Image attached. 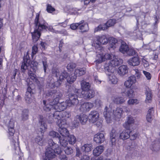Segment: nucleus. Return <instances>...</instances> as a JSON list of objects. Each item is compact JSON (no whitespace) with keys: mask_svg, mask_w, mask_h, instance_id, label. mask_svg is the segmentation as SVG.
<instances>
[{"mask_svg":"<svg viewBox=\"0 0 160 160\" xmlns=\"http://www.w3.org/2000/svg\"><path fill=\"white\" fill-rule=\"evenodd\" d=\"M46 95L49 97L48 98L49 102L54 105L55 110L63 111L68 106V103L66 102L59 103V100L62 96V93L59 91L55 90H49L47 92Z\"/></svg>","mask_w":160,"mask_h":160,"instance_id":"nucleus-1","label":"nucleus"},{"mask_svg":"<svg viewBox=\"0 0 160 160\" xmlns=\"http://www.w3.org/2000/svg\"><path fill=\"white\" fill-rule=\"evenodd\" d=\"M48 23L42 18H39V15L37 14L34 20V30L31 32L32 39L33 42L37 41L40 37V32L50 29Z\"/></svg>","mask_w":160,"mask_h":160,"instance_id":"nucleus-2","label":"nucleus"},{"mask_svg":"<svg viewBox=\"0 0 160 160\" xmlns=\"http://www.w3.org/2000/svg\"><path fill=\"white\" fill-rule=\"evenodd\" d=\"M57 124L58 126V131L62 137H67L69 135L68 130L66 129L68 125L66 120H59L57 122Z\"/></svg>","mask_w":160,"mask_h":160,"instance_id":"nucleus-3","label":"nucleus"},{"mask_svg":"<svg viewBox=\"0 0 160 160\" xmlns=\"http://www.w3.org/2000/svg\"><path fill=\"white\" fill-rule=\"evenodd\" d=\"M74 92L75 94L72 92L69 94V100L68 101V106L71 107L73 106L77 105L79 103V100L78 98L77 94L80 90L77 89H73Z\"/></svg>","mask_w":160,"mask_h":160,"instance_id":"nucleus-4","label":"nucleus"},{"mask_svg":"<svg viewBox=\"0 0 160 160\" xmlns=\"http://www.w3.org/2000/svg\"><path fill=\"white\" fill-rule=\"evenodd\" d=\"M38 121L39 127L42 133H43L47 128V122L48 121L49 123H52V121L50 119L49 117L48 116V118H47L45 115H40Z\"/></svg>","mask_w":160,"mask_h":160,"instance_id":"nucleus-5","label":"nucleus"},{"mask_svg":"<svg viewBox=\"0 0 160 160\" xmlns=\"http://www.w3.org/2000/svg\"><path fill=\"white\" fill-rule=\"evenodd\" d=\"M98 47L97 46V48H95L96 52L98 53L97 55L96 62L97 63H100L104 61L103 53L104 48L98 45Z\"/></svg>","mask_w":160,"mask_h":160,"instance_id":"nucleus-6","label":"nucleus"},{"mask_svg":"<svg viewBox=\"0 0 160 160\" xmlns=\"http://www.w3.org/2000/svg\"><path fill=\"white\" fill-rule=\"evenodd\" d=\"M6 125L8 128V133L9 135V138L11 139H12V142L13 143L15 142L13 138L12 137L13 136L15 130L13 128L14 126V121L12 119H11L6 124Z\"/></svg>","mask_w":160,"mask_h":160,"instance_id":"nucleus-7","label":"nucleus"},{"mask_svg":"<svg viewBox=\"0 0 160 160\" xmlns=\"http://www.w3.org/2000/svg\"><path fill=\"white\" fill-rule=\"evenodd\" d=\"M45 155L46 157L44 158L43 160H52V159L55 158L56 156L53 148L50 147L47 148L46 149Z\"/></svg>","mask_w":160,"mask_h":160,"instance_id":"nucleus-8","label":"nucleus"},{"mask_svg":"<svg viewBox=\"0 0 160 160\" xmlns=\"http://www.w3.org/2000/svg\"><path fill=\"white\" fill-rule=\"evenodd\" d=\"M61 84L58 80L57 81L54 82V79L51 77H48L47 79V86L49 88H52L55 87H58Z\"/></svg>","mask_w":160,"mask_h":160,"instance_id":"nucleus-9","label":"nucleus"},{"mask_svg":"<svg viewBox=\"0 0 160 160\" xmlns=\"http://www.w3.org/2000/svg\"><path fill=\"white\" fill-rule=\"evenodd\" d=\"M99 117V114L98 112L95 110L91 111L89 113L88 118L90 122L94 123L97 122Z\"/></svg>","mask_w":160,"mask_h":160,"instance_id":"nucleus-10","label":"nucleus"},{"mask_svg":"<svg viewBox=\"0 0 160 160\" xmlns=\"http://www.w3.org/2000/svg\"><path fill=\"white\" fill-rule=\"evenodd\" d=\"M48 144L50 147H52V148H53L55 154L56 153L59 155L62 152V150L59 147L58 145L55 143L52 139H50L49 140Z\"/></svg>","mask_w":160,"mask_h":160,"instance_id":"nucleus-11","label":"nucleus"},{"mask_svg":"<svg viewBox=\"0 0 160 160\" xmlns=\"http://www.w3.org/2000/svg\"><path fill=\"white\" fill-rule=\"evenodd\" d=\"M93 140L97 143L101 144L105 140L104 135L103 133H98L94 135Z\"/></svg>","mask_w":160,"mask_h":160,"instance_id":"nucleus-12","label":"nucleus"},{"mask_svg":"<svg viewBox=\"0 0 160 160\" xmlns=\"http://www.w3.org/2000/svg\"><path fill=\"white\" fill-rule=\"evenodd\" d=\"M93 106V104L90 102H85L82 104L80 108V111L82 112L89 111Z\"/></svg>","mask_w":160,"mask_h":160,"instance_id":"nucleus-13","label":"nucleus"},{"mask_svg":"<svg viewBox=\"0 0 160 160\" xmlns=\"http://www.w3.org/2000/svg\"><path fill=\"white\" fill-rule=\"evenodd\" d=\"M28 52H27L26 57L23 58V62L22 63L21 65V69L22 72H24L26 70L28 69L30 65V60L28 58Z\"/></svg>","mask_w":160,"mask_h":160,"instance_id":"nucleus-14","label":"nucleus"},{"mask_svg":"<svg viewBox=\"0 0 160 160\" xmlns=\"http://www.w3.org/2000/svg\"><path fill=\"white\" fill-rule=\"evenodd\" d=\"M88 118V117L84 114L77 115L75 118L76 123L78 124L80 122L82 124H84L87 121Z\"/></svg>","mask_w":160,"mask_h":160,"instance_id":"nucleus-15","label":"nucleus"},{"mask_svg":"<svg viewBox=\"0 0 160 160\" xmlns=\"http://www.w3.org/2000/svg\"><path fill=\"white\" fill-rule=\"evenodd\" d=\"M47 96L48 97V98H49L48 96ZM43 103L44 105V106L43 107V109L45 111L47 112L50 111L52 112V111L55 110L54 105L49 102L48 99L47 101L43 100Z\"/></svg>","mask_w":160,"mask_h":160,"instance_id":"nucleus-16","label":"nucleus"},{"mask_svg":"<svg viewBox=\"0 0 160 160\" xmlns=\"http://www.w3.org/2000/svg\"><path fill=\"white\" fill-rule=\"evenodd\" d=\"M136 78L134 76H132L129 77L124 82V86L127 88H130L136 82Z\"/></svg>","mask_w":160,"mask_h":160,"instance_id":"nucleus-17","label":"nucleus"},{"mask_svg":"<svg viewBox=\"0 0 160 160\" xmlns=\"http://www.w3.org/2000/svg\"><path fill=\"white\" fill-rule=\"evenodd\" d=\"M112 58V60L110 61L109 62L114 68V67L119 65L123 62L122 59L115 56H113Z\"/></svg>","mask_w":160,"mask_h":160,"instance_id":"nucleus-18","label":"nucleus"},{"mask_svg":"<svg viewBox=\"0 0 160 160\" xmlns=\"http://www.w3.org/2000/svg\"><path fill=\"white\" fill-rule=\"evenodd\" d=\"M128 63L130 65L135 66L139 65L140 61L138 57H134L129 59L128 61Z\"/></svg>","mask_w":160,"mask_h":160,"instance_id":"nucleus-19","label":"nucleus"},{"mask_svg":"<svg viewBox=\"0 0 160 160\" xmlns=\"http://www.w3.org/2000/svg\"><path fill=\"white\" fill-rule=\"evenodd\" d=\"M117 136V133L116 131L114 129H112L110 134L111 144L112 146L115 144Z\"/></svg>","mask_w":160,"mask_h":160,"instance_id":"nucleus-20","label":"nucleus"},{"mask_svg":"<svg viewBox=\"0 0 160 160\" xmlns=\"http://www.w3.org/2000/svg\"><path fill=\"white\" fill-rule=\"evenodd\" d=\"M108 41V39L105 35H102L99 37L98 38V39L97 42L96 43V46H95V48H97V46H98V45H99V43L102 44H105L107 43Z\"/></svg>","mask_w":160,"mask_h":160,"instance_id":"nucleus-21","label":"nucleus"},{"mask_svg":"<svg viewBox=\"0 0 160 160\" xmlns=\"http://www.w3.org/2000/svg\"><path fill=\"white\" fill-rule=\"evenodd\" d=\"M145 94L146 96L145 102L146 103H149L151 102L152 98V93L151 90L149 88H146Z\"/></svg>","mask_w":160,"mask_h":160,"instance_id":"nucleus-22","label":"nucleus"},{"mask_svg":"<svg viewBox=\"0 0 160 160\" xmlns=\"http://www.w3.org/2000/svg\"><path fill=\"white\" fill-rule=\"evenodd\" d=\"M82 94L85 98H91L94 96V93L92 90L89 89L86 91H82Z\"/></svg>","mask_w":160,"mask_h":160,"instance_id":"nucleus-23","label":"nucleus"},{"mask_svg":"<svg viewBox=\"0 0 160 160\" xmlns=\"http://www.w3.org/2000/svg\"><path fill=\"white\" fill-rule=\"evenodd\" d=\"M127 121L123 124V126L126 129H129L134 123V119L132 117H128Z\"/></svg>","mask_w":160,"mask_h":160,"instance_id":"nucleus-24","label":"nucleus"},{"mask_svg":"<svg viewBox=\"0 0 160 160\" xmlns=\"http://www.w3.org/2000/svg\"><path fill=\"white\" fill-rule=\"evenodd\" d=\"M128 68L125 65H122L120 66L118 70V74L121 76H123L127 73Z\"/></svg>","mask_w":160,"mask_h":160,"instance_id":"nucleus-25","label":"nucleus"},{"mask_svg":"<svg viewBox=\"0 0 160 160\" xmlns=\"http://www.w3.org/2000/svg\"><path fill=\"white\" fill-rule=\"evenodd\" d=\"M109 108L107 107H106L104 109V111L103 112V115L105 118L107 122L108 123H110L111 120V113L108 110Z\"/></svg>","mask_w":160,"mask_h":160,"instance_id":"nucleus-26","label":"nucleus"},{"mask_svg":"<svg viewBox=\"0 0 160 160\" xmlns=\"http://www.w3.org/2000/svg\"><path fill=\"white\" fill-rule=\"evenodd\" d=\"M104 148L102 145H99L96 147L93 150V154L94 156H98L103 152Z\"/></svg>","mask_w":160,"mask_h":160,"instance_id":"nucleus-27","label":"nucleus"},{"mask_svg":"<svg viewBox=\"0 0 160 160\" xmlns=\"http://www.w3.org/2000/svg\"><path fill=\"white\" fill-rule=\"evenodd\" d=\"M130 131L128 129L124 130L120 133L119 137L122 140H126L128 139L130 137Z\"/></svg>","mask_w":160,"mask_h":160,"instance_id":"nucleus-28","label":"nucleus"},{"mask_svg":"<svg viewBox=\"0 0 160 160\" xmlns=\"http://www.w3.org/2000/svg\"><path fill=\"white\" fill-rule=\"evenodd\" d=\"M113 102L117 104H121L125 102L124 98L119 96H115L112 98Z\"/></svg>","mask_w":160,"mask_h":160,"instance_id":"nucleus-29","label":"nucleus"},{"mask_svg":"<svg viewBox=\"0 0 160 160\" xmlns=\"http://www.w3.org/2000/svg\"><path fill=\"white\" fill-rule=\"evenodd\" d=\"M104 69L106 74H107V73L110 74L112 73L114 68L111 66L110 62H109L105 64Z\"/></svg>","mask_w":160,"mask_h":160,"instance_id":"nucleus-30","label":"nucleus"},{"mask_svg":"<svg viewBox=\"0 0 160 160\" xmlns=\"http://www.w3.org/2000/svg\"><path fill=\"white\" fill-rule=\"evenodd\" d=\"M52 111V112H54L53 113H52V116H50L51 118H52V117H53L55 119H57L58 120L56 121V122L57 123V122H58L59 120H65V119H61V112L59 111L58 110H57V111Z\"/></svg>","mask_w":160,"mask_h":160,"instance_id":"nucleus-31","label":"nucleus"},{"mask_svg":"<svg viewBox=\"0 0 160 160\" xmlns=\"http://www.w3.org/2000/svg\"><path fill=\"white\" fill-rule=\"evenodd\" d=\"M129 47L128 45L124 42H122L121 43V45L119 48V51L122 53L125 54L126 53Z\"/></svg>","mask_w":160,"mask_h":160,"instance_id":"nucleus-32","label":"nucleus"},{"mask_svg":"<svg viewBox=\"0 0 160 160\" xmlns=\"http://www.w3.org/2000/svg\"><path fill=\"white\" fill-rule=\"evenodd\" d=\"M107 75H108V79L110 82L113 84H116L117 83L118 79L113 73H107Z\"/></svg>","mask_w":160,"mask_h":160,"instance_id":"nucleus-33","label":"nucleus"},{"mask_svg":"<svg viewBox=\"0 0 160 160\" xmlns=\"http://www.w3.org/2000/svg\"><path fill=\"white\" fill-rule=\"evenodd\" d=\"M35 142L40 145H44L46 142V140L43 138L42 135L41 136H37L35 138Z\"/></svg>","mask_w":160,"mask_h":160,"instance_id":"nucleus-34","label":"nucleus"},{"mask_svg":"<svg viewBox=\"0 0 160 160\" xmlns=\"http://www.w3.org/2000/svg\"><path fill=\"white\" fill-rule=\"evenodd\" d=\"M123 112V110L122 108L118 107L113 110V115L118 118H119L121 117Z\"/></svg>","mask_w":160,"mask_h":160,"instance_id":"nucleus-35","label":"nucleus"},{"mask_svg":"<svg viewBox=\"0 0 160 160\" xmlns=\"http://www.w3.org/2000/svg\"><path fill=\"white\" fill-rule=\"evenodd\" d=\"M86 69L85 68L76 69L74 72V74L77 77L80 76L86 73Z\"/></svg>","mask_w":160,"mask_h":160,"instance_id":"nucleus-36","label":"nucleus"},{"mask_svg":"<svg viewBox=\"0 0 160 160\" xmlns=\"http://www.w3.org/2000/svg\"><path fill=\"white\" fill-rule=\"evenodd\" d=\"M66 137H61L60 136L58 140L59 141L60 144L64 147H66L68 144V141H67Z\"/></svg>","mask_w":160,"mask_h":160,"instance_id":"nucleus-37","label":"nucleus"},{"mask_svg":"<svg viewBox=\"0 0 160 160\" xmlns=\"http://www.w3.org/2000/svg\"><path fill=\"white\" fill-rule=\"evenodd\" d=\"M152 151H158L159 150V145L158 141H155L152 142L150 147Z\"/></svg>","mask_w":160,"mask_h":160,"instance_id":"nucleus-38","label":"nucleus"},{"mask_svg":"<svg viewBox=\"0 0 160 160\" xmlns=\"http://www.w3.org/2000/svg\"><path fill=\"white\" fill-rule=\"evenodd\" d=\"M122 93H124L126 97L130 98H133L134 96V91L132 89H129L127 91H125V92L122 91Z\"/></svg>","mask_w":160,"mask_h":160,"instance_id":"nucleus-39","label":"nucleus"},{"mask_svg":"<svg viewBox=\"0 0 160 160\" xmlns=\"http://www.w3.org/2000/svg\"><path fill=\"white\" fill-rule=\"evenodd\" d=\"M81 85L82 91H86L89 90L90 87L89 83L84 81L82 82Z\"/></svg>","mask_w":160,"mask_h":160,"instance_id":"nucleus-40","label":"nucleus"},{"mask_svg":"<svg viewBox=\"0 0 160 160\" xmlns=\"http://www.w3.org/2000/svg\"><path fill=\"white\" fill-rule=\"evenodd\" d=\"M77 77V76L74 74V73L73 74H71L69 76H68L67 81L68 82L72 83L76 80Z\"/></svg>","mask_w":160,"mask_h":160,"instance_id":"nucleus-41","label":"nucleus"},{"mask_svg":"<svg viewBox=\"0 0 160 160\" xmlns=\"http://www.w3.org/2000/svg\"><path fill=\"white\" fill-rule=\"evenodd\" d=\"M110 40V47L113 49L115 48L116 44H117V40L114 38H111Z\"/></svg>","mask_w":160,"mask_h":160,"instance_id":"nucleus-42","label":"nucleus"},{"mask_svg":"<svg viewBox=\"0 0 160 160\" xmlns=\"http://www.w3.org/2000/svg\"><path fill=\"white\" fill-rule=\"evenodd\" d=\"M78 28L82 32H86L88 30V25L87 23H84L83 25L81 24L79 26Z\"/></svg>","mask_w":160,"mask_h":160,"instance_id":"nucleus-43","label":"nucleus"},{"mask_svg":"<svg viewBox=\"0 0 160 160\" xmlns=\"http://www.w3.org/2000/svg\"><path fill=\"white\" fill-rule=\"evenodd\" d=\"M68 73L65 71H63L61 73L60 75H59V82H61L62 80H64V79H66L67 80V78L68 76Z\"/></svg>","mask_w":160,"mask_h":160,"instance_id":"nucleus-44","label":"nucleus"},{"mask_svg":"<svg viewBox=\"0 0 160 160\" xmlns=\"http://www.w3.org/2000/svg\"><path fill=\"white\" fill-rule=\"evenodd\" d=\"M116 22V20L115 19H109L107 22L104 24L106 25V29H107L108 27L112 26L114 25Z\"/></svg>","mask_w":160,"mask_h":160,"instance_id":"nucleus-45","label":"nucleus"},{"mask_svg":"<svg viewBox=\"0 0 160 160\" xmlns=\"http://www.w3.org/2000/svg\"><path fill=\"white\" fill-rule=\"evenodd\" d=\"M82 149L85 152H89L92 149V145L91 144H85L82 146Z\"/></svg>","mask_w":160,"mask_h":160,"instance_id":"nucleus-46","label":"nucleus"},{"mask_svg":"<svg viewBox=\"0 0 160 160\" xmlns=\"http://www.w3.org/2000/svg\"><path fill=\"white\" fill-rule=\"evenodd\" d=\"M126 54L129 56L138 55L137 52L133 48H129Z\"/></svg>","mask_w":160,"mask_h":160,"instance_id":"nucleus-47","label":"nucleus"},{"mask_svg":"<svg viewBox=\"0 0 160 160\" xmlns=\"http://www.w3.org/2000/svg\"><path fill=\"white\" fill-rule=\"evenodd\" d=\"M68 142L70 144H73L76 141V138L75 136L72 135H68Z\"/></svg>","mask_w":160,"mask_h":160,"instance_id":"nucleus-48","label":"nucleus"},{"mask_svg":"<svg viewBox=\"0 0 160 160\" xmlns=\"http://www.w3.org/2000/svg\"><path fill=\"white\" fill-rule=\"evenodd\" d=\"M28 110L26 109H24L22 111V117L23 120H26L28 119Z\"/></svg>","mask_w":160,"mask_h":160,"instance_id":"nucleus-49","label":"nucleus"},{"mask_svg":"<svg viewBox=\"0 0 160 160\" xmlns=\"http://www.w3.org/2000/svg\"><path fill=\"white\" fill-rule=\"evenodd\" d=\"M106 25L104 24H101L96 28L94 29V32H96L102 30H104L106 29Z\"/></svg>","mask_w":160,"mask_h":160,"instance_id":"nucleus-50","label":"nucleus"},{"mask_svg":"<svg viewBox=\"0 0 160 160\" xmlns=\"http://www.w3.org/2000/svg\"><path fill=\"white\" fill-rule=\"evenodd\" d=\"M43 64V69L45 73L46 72V70L48 69V64H47V60L46 58L43 59L42 61Z\"/></svg>","mask_w":160,"mask_h":160,"instance_id":"nucleus-51","label":"nucleus"},{"mask_svg":"<svg viewBox=\"0 0 160 160\" xmlns=\"http://www.w3.org/2000/svg\"><path fill=\"white\" fill-rule=\"evenodd\" d=\"M83 22L84 21L82 20L79 23L72 24L70 25V28L72 30H75L79 27V25L82 24Z\"/></svg>","mask_w":160,"mask_h":160,"instance_id":"nucleus-52","label":"nucleus"},{"mask_svg":"<svg viewBox=\"0 0 160 160\" xmlns=\"http://www.w3.org/2000/svg\"><path fill=\"white\" fill-rule=\"evenodd\" d=\"M128 104L129 105L137 104L139 103L138 100L137 99H130L128 101Z\"/></svg>","mask_w":160,"mask_h":160,"instance_id":"nucleus-53","label":"nucleus"},{"mask_svg":"<svg viewBox=\"0 0 160 160\" xmlns=\"http://www.w3.org/2000/svg\"><path fill=\"white\" fill-rule=\"evenodd\" d=\"M64 150L66 154L69 155L72 153L73 150L71 148L66 147H64Z\"/></svg>","mask_w":160,"mask_h":160,"instance_id":"nucleus-54","label":"nucleus"},{"mask_svg":"<svg viewBox=\"0 0 160 160\" xmlns=\"http://www.w3.org/2000/svg\"><path fill=\"white\" fill-rule=\"evenodd\" d=\"M49 135L52 138H57L58 139L60 136L57 132L53 131L50 132Z\"/></svg>","mask_w":160,"mask_h":160,"instance_id":"nucleus-55","label":"nucleus"},{"mask_svg":"<svg viewBox=\"0 0 160 160\" xmlns=\"http://www.w3.org/2000/svg\"><path fill=\"white\" fill-rule=\"evenodd\" d=\"M70 113L69 112H61V118H68L70 116Z\"/></svg>","mask_w":160,"mask_h":160,"instance_id":"nucleus-56","label":"nucleus"},{"mask_svg":"<svg viewBox=\"0 0 160 160\" xmlns=\"http://www.w3.org/2000/svg\"><path fill=\"white\" fill-rule=\"evenodd\" d=\"M52 73L53 75L58 77L59 75V70L57 68H53L52 70Z\"/></svg>","mask_w":160,"mask_h":160,"instance_id":"nucleus-57","label":"nucleus"},{"mask_svg":"<svg viewBox=\"0 0 160 160\" xmlns=\"http://www.w3.org/2000/svg\"><path fill=\"white\" fill-rule=\"evenodd\" d=\"M113 56H114V55L113 54H110L108 53H107L106 54H105L103 55V58L104 59V61L106 60L112 59V57H113Z\"/></svg>","mask_w":160,"mask_h":160,"instance_id":"nucleus-58","label":"nucleus"},{"mask_svg":"<svg viewBox=\"0 0 160 160\" xmlns=\"http://www.w3.org/2000/svg\"><path fill=\"white\" fill-rule=\"evenodd\" d=\"M76 66V65L75 63L72 62H70L68 65L67 68L68 70H70L71 69H73Z\"/></svg>","mask_w":160,"mask_h":160,"instance_id":"nucleus-59","label":"nucleus"},{"mask_svg":"<svg viewBox=\"0 0 160 160\" xmlns=\"http://www.w3.org/2000/svg\"><path fill=\"white\" fill-rule=\"evenodd\" d=\"M47 10L48 12L52 13L53 11H55V9L51 5L48 4L47 7Z\"/></svg>","mask_w":160,"mask_h":160,"instance_id":"nucleus-60","label":"nucleus"},{"mask_svg":"<svg viewBox=\"0 0 160 160\" xmlns=\"http://www.w3.org/2000/svg\"><path fill=\"white\" fill-rule=\"evenodd\" d=\"M38 48L36 46H34L32 47V56L33 57L37 53L38 51Z\"/></svg>","mask_w":160,"mask_h":160,"instance_id":"nucleus-61","label":"nucleus"},{"mask_svg":"<svg viewBox=\"0 0 160 160\" xmlns=\"http://www.w3.org/2000/svg\"><path fill=\"white\" fill-rule=\"evenodd\" d=\"M138 135L136 133L134 134L130 133V137H129L131 140H135L137 137Z\"/></svg>","mask_w":160,"mask_h":160,"instance_id":"nucleus-62","label":"nucleus"},{"mask_svg":"<svg viewBox=\"0 0 160 160\" xmlns=\"http://www.w3.org/2000/svg\"><path fill=\"white\" fill-rule=\"evenodd\" d=\"M143 72L148 80H150L151 79V75L149 72L145 71H143Z\"/></svg>","mask_w":160,"mask_h":160,"instance_id":"nucleus-63","label":"nucleus"},{"mask_svg":"<svg viewBox=\"0 0 160 160\" xmlns=\"http://www.w3.org/2000/svg\"><path fill=\"white\" fill-rule=\"evenodd\" d=\"M137 145L134 141L132 142L131 145H129L130 149L131 150L135 149Z\"/></svg>","mask_w":160,"mask_h":160,"instance_id":"nucleus-64","label":"nucleus"}]
</instances>
